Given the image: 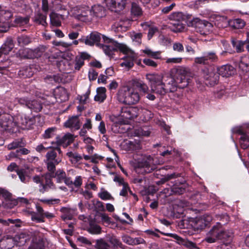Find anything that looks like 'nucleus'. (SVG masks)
<instances>
[{"mask_svg":"<svg viewBox=\"0 0 249 249\" xmlns=\"http://www.w3.org/2000/svg\"><path fill=\"white\" fill-rule=\"evenodd\" d=\"M212 220V217L209 214L203 216L193 220V227L196 229H202L206 227Z\"/></svg>","mask_w":249,"mask_h":249,"instance_id":"11","label":"nucleus"},{"mask_svg":"<svg viewBox=\"0 0 249 249\" xmlns=\"http://www.w3.org/2000/svg\"><path fill=\"white\" fill-rule=\"evenodd\" d=\"M98 196L104 200H114L111 194L106 190H102L98 193Z\"/></svg>","mask_w":249,"mask_h":249,"instance_id":"57","label":"nucleus"},{"mask_svg":"<svg viewBox=\"0 0 249 249\" xmlns=\"http://www.w3.org/2000/svg\"><path fill=\"white\" fill-rule=\"evenodd\" d=\"M142 52L148 57H151L154 59H160L161 58L160 51H153L148 47H145L142 50Z\"/></svg>","mask_w":249,"mask_h":249,"instance_id":"34","label":"nucleus"},{"mask_svg":"<svg viewBox=\"0 0 249 249\" xmlns=\"http://www.w3.org/2000/svg\"><path fill=\"white\" fill-rule=\"evenodd\" d=\"M231 43L233 48L236 49L237 52L241 53L243 52L244 46L246 45L245 41L233 40Z\"/></svg>","mask_w":249,"mask_h":249,"instance_id":"46","label":"nucleus"},{"mask_svg":"<svg viewBox=\"0 0 249 249\" xmlns=\"http://www.w3.org/2000/svg\"><path fill=\"white\" fill-rule=\"evenodd\" d=\"M14 47L13 41L11 39L7 40L0 48L1 53L4 54H7L11 51Z\"/></svg>","mask_w":249,"mask_h":249,"instance_id":"36","label":"nucleus"},{"mask_svg":"<svg viewBox=\"0 0 249 249\" xmlns=\"http://www.w3.org/2000/svg\"><path fill=\"white\" fill-rule=\"evenodd\" d=\"M31 217L32 221H36L37 223H43L45 222V220L43 218V216L35 212H31Z\"/></svg>","mask_w":249,"mask_h":249,"instance_id":"61","label":"nucleus"},{"mask_svg":"<svg viewBox=\"0 0 249 249\" xmlns=\"http://www.w3.org/2000/svg\"><path fill=\"white\" fill-rule=\"evenodd\" d=\"M167 235L176 239L178 244L183 245L189 249L197 248V246L195 243L189 240H185L176 234L168 233Z\"/></svg>","mask_w":249,"mask_h":249,"instance_id":"22","label":"nucleus"},{"mask_svg":"<svg viewBox=\"0 0 249 249\" xmlns=\"http://www.w3.org/2000/svg\"><path fill=\"white\" fill-rule=\"evenodd\" d=\"M19 54L24 58L32 59L35 58L33 50L25 48L19 51Z\"/></svg>","mask_w":249,"mask_h":249,"instance_id":"45","label":"nucleus"},{"mask_svg":"<svg viewBox=\"0 0 249 249\" xmlns=\"http://www.w3.org/2000/svg\"><path fill=\"white\" fill-rule=\"evenodd\" d=\"M204 77L206 81V84L211 86H214L218 81L219 75L213 69L208 70L204 75Z\"/></svg>","mask_w":249,"mask_h":249,"instance_id":"16","label":"nucleus"},{"mask_svg":"<svg viewBox=\"0 0 249 249\" xmlns=\"http://www.w3.org/2000/svg\"><path fill=\"white\" fill-rule=\"evenodd\" d=\"M16 245L22 246L30 239V236L25 232H21L14 237Z\"/></svg>","mask_w":249,"mask_h":249,"instance_id":"31","label":"nucleus"},{"mask_svg":"<svg viewBox=\"0 0 249 249\" xmlns=\"http://www.w3.org/2000/svg\"><path fill=\"white\" fill-rule=\"evenodd\" d=\"M169 20L172 21L170 23L169 28L175 32H183L185 28V24L183 23L185 16L182 12H173L168 16Z\"/></svg>","mask_w":249,"mask_h":249,"instance_id":"4","label":"nucleus"},{"mask_svg":"<svg viewBox=\"0 0 249 249\" xmlns=\"http://www.w3.org/2000/svg\"><path fill=\"white\" fill-rule=\"evenodd\" d=\"M245 24V22L240 18L231 20V26L235 29H242Z\"/></svg>","mask_w":249,"mask_h":249,"instance_id":"48","label":"nucleus"},{"mask_svg":"<svg viewBox=\"0 0 249 249\" xmlns=\"http://www.w3.org/2000/svg\"><path fill=\"white\" fill-rule=\"evenodd\" d=\"M18 41L20 45H26L31 42V39L28 36H21L18 38Z\"/></svg>","mask_w":249,"mask_h":249,"instance_id":"60","label":"nucleus"},{"mask_svg":"<svg viewBox=\"0 0 249 249\" xmlns=\"http://www.w3.org/2000/svg\"><path fill=\"white\" fill-rule=\"evenodd\" d=\"M52 3L53 6L51 8H52L53 10L57 11L61 10L66 11L65 6L62 4L60 0H53Z\"/></svg>","mask_w":249,"mask_h":249,"instance_id":"52","label":"nucleus"},{"mask_svg":"<svg viewBox=\"0 0 249 249\" xmlns=\"http://www.w3.org/2000/svg\"><path fill=\"white\" fill-rule=\"evenodd\" d=\"M72 14L77 19L83 22H90L92 20L90 8L86 5L78 6L71 9Z\"/></svg>","mask_w":249,"mask_h":249,"instance_id":"6","label":"nucleus"},{"mask_svg":"<svg viewBox=\"0 0 249 249\" xmlns=\"http://www.w3.org/2000/svg\"><path fill=\"white\" fill-rule=\"evenodd\" d=\"M188 25L195 28L197 32L202 35L208 34L212 28L211 23L200 20L198 18H194L189 20Z\"/></svg>","mask_w":249,"mask_h":249,"instance_id":"7","label":"nucleus"},{"mask_svg":"<svg viewBox=\"0 0 249 249\" xmlns=\"http://www.w3.org/2000/svg\"><path fill=\"white\" fill-rule=\"evenodd\" d=\"M172 71H176L177 75L175 79L170 77L168 78V80H170L171 86H175V90L177 87L182 89L187 87L189 82L188 79L186 76V71L183 68L179 67L173 69Z\"/></svg>","mask_w":249,"mask_h":249,"instance_id":"5","label":"nucleus"},{"mask_svg":"<svg viewBox=\"0 0 249 249\" xmlns=\"http://www.w3.org/2000/svg\"><path fill=\"white\" fill-rule=\"evenodd\" d=\"M139 166L145 173H149L156 168V165L154 163V159L150 156L146 160H143L139 163Z\"/></svg>","mask_w":249,"mask_h":249,"instance_id":"15","label":"nucleus"},{"mask_svg":"<svg viewBox=\"0 0 249 249\" xmlns=\"http://www.w3.org/2000/svg\"><path fill=\"white\" fill-rule=\"evenodd\" d=\"M102 38L105 43L109 44L107 45H102V49L105 53L110 58H112L114 55V53L118 49L119 50V47L116 44H124V43H120L114 39L109 38L104 35L102 36Z\"/></svg>","mask_w":249,"mask_h":249,"instance_id":"8","label":"nucleus"},{"mask_svg":"<svg viewBox=\"0 0 249 249\" xmlns=\"http://www.w3.org/2000/svg\"><path fill=\"white\" fill-rule=\"evenodd\" d=\"M64 126L66 127L78 130L81 126V123L79 119V116H73L70 117L64 123Z\"/></svg>","mask_w":249,"mask_h":249,"instance_id":"23","label":"nucleus"},{"mask_svg":"<svg viewBox=\"0 0 249 249\" xmlns=\"http://www.w3.org/2000/svg\"><path fill=\"white\" fill-rule=\"evenodd\" d=\"M151 90L157 94L163 95L167 92L174 91L175 90V86H171L170 80H169L167 84H165L162 82L161 83L156 85Z\"/></svg>","mask_w":249,"mask_h":249,"instance_id":"14","label":"nucleus"},{"mask_svg":"<svg viewBox=\"0 0 249 249\" xmlns=\"http://www.w3.org/2000/svg\"><path fill=\"white\" fill-rule=\"evenodd\" d=\"M239 68L243 71H248L249 70V58L245 57L241 59L239 64Z\"/></svg>","mask_w":249,"mask_h":249,"instance_id":"54","label":"nucleus"},{"mask_svg":"<svg viewBox=\"0 0 249 249\" xmlns=\"http://www.w3.org/2000/svg\"><path fill=\"white\" fill-rule=\"evenodd\" d=\"M135 134L138 136H148L150 135V131L146 127H143L136 130Z\"/></svg>","mask_w":249,"mask_h":249,"instance_id":"63","label":"nucleus"},{"mask_svg":"<svg viewBox=\"0 0 249 249\" xmlns=\"http://www.w3.org/2000/svg\"><path fill=\"white\" fill-rule=\"evenodd\" d=\"M29 18L28 17H18L14 20L15 25L17 26H22L28 23Z\"/></svg>","mask_w":249,"mask_h":249,"instance_id":"50","label":"nucleus"},{"mask_svg":"<svg viewBox=\"0 0 249 249\" xmlns=\"http://www.w3.org/2000/svg\"><path fill=\"white\" fill-rule=\"evenodd\" d=\"M231 234V232L224 229L220 223H217L207 233L204 240L208 243H213L218 239H226L230 237Z\"/></svg>","mask_w":249,"mask_h":249,"instance_id":"2","label":"nucleus"},{"mask_svg":"<svg viewBox=\"0 0 249 249\" xmlns=\"http://www.w3.org/2000/svg\"><path fill=\"white\" fill-rule=\"evenodd\" d=\"M146 78L149 83L151 89H152L156 85L161 83L162 82V76L156 73H149L146 75Z\"/></svg>","mask_w":249,"mask_h":249,"instance_id":"21","label":"nucleus"},{"mask_svg":"<svg viewBox=\"0 0 249 249\" xmlns=\"http://www.w3.org/2000/svg\"><path fill=\"white\" fill-rule=\"evenodd\" d=\"M21 127L23 129H31L33 128L35 124V118L24 116L21 117Z\"/></svg>","mask_w":249,"mask_h":249,"instance_id":"26","label":"nucleus"},{"mask_svg":"<svg viewBox=\"0 0 249 249\" xmlns=\"http://www.w3.org/2000/svg\"><path fill=\"white\" fill-rule=\"evenodd\" d=\"M117 99L125 105L135 104L140 101V95L133 86L124 85L120 88L117 93Z\"/></svg>","mask_w":249,"mask_h":249,"instance_id":"1","label":"nucleus"},{"mask_svg":"<svg viewBox=\"0 0 249 249\" xmlns=\"http://www.w3.org/2000/svg\"><path fill=\"white\" fill-rule=\"evenodd\" d=\"M66 155L69 158L71 163L74 166H77L80 164V161L83 158L81 155L76 152L69 151Z\"/></svg>","mask_w":249,"mask_h":249,"instance_id":"29","label":"nucleus"},{"mask_svg":"<svg viewBox=\"0 0 249 249\" xmlns=\"http://www.w3.org/2000/svg\"><path fill=\"white\" fill-rule=\"evenodd\" d=\"M16 245L14 237L11 235L4 236L0 240L1 249H12Z\"/></svg>","mask_w":249,"mask_h":249,"instance_id":"19","label":"nucleus"},{"mask_svg":"<svg viewBox=\"0 0 249 249\" xmlns=\"http://www.w3.org/2000/svg\"><path fill=\"white\" fill-rule=\"evenodd\" d=\"M47 15H43L40 13H37L34 18V21L39 24L45 26L47 23L46 22Z\"/></svg>","mask_w":249,"mask_h":249,"instance_id":"41","label":"nucleus"},{"mask_svg":"<svg viewBox=\"0 0 249 249\" xmlns=\"http://www.w3.org/2000/svg\"><path fill=\"white\" fill-rule=\"evenodd\" d=\"M217 60V56L213 52L206 53L204 55L195 58V62L197 64L206 65L209 62H214Z\"/></svg>","mask_w":249,"mask_h":249,"instance_id":"13","label":"nucleus"},{"mask_svg":"<svg viewBox=\"0 0 249 249\" xmlns=\"http://www.w3.org/2000/svg\"><path fill=\"white\" fill-rule=\"evenodd\" d=\"M131 13L136 16H139L142 14V10L140 6L136 3L133 2L131 7Z\"/></svg>","mask_w":249,"mask_h":249,"instance_id":"56","label":"nucleus"},{"mask_svg":"<svg viewBox=\"0 0 249 249\" xmlns=\"http://www.w3.org/2000/svg\"><path fill=\"white\" fill-rule=\"evenodd\" d=\"M178 176V174L176 173H173L170 175H165L163 178H162L160 181L157 182L158 184H163L166 181L177 178Z\"/></svg>","mask_w":249,"mask_h":249,"instance_id":"62","label":"nucleus"},{"mask_svg":"<svg viewBox=\"0 0 249 249\" xmlns=\"http://www.w3.org/2000/svg\"><path fill=\"white\" fill-rule=\"evenodd\" d=\"M86 58L85 54L82 53L80 56L76 57L74 61L69 63L71 69L72 70L74 66V70L78 71L84 64V60Z\"/></svg>","mask_w":249,"mask_h":249,"instance_id":"30","label":"nucleus"},{"mask_svg":"<svg viewBox=\"0 0 249 249\" xmlns=\"http://www.w3.org/2000/svg\"><path fill=\"white\" fill-rule=\"evenodd\" d=\"M19 75L27 77H30L33 75V71L31 70L30 67H26L19 71Z\"/></svg>","mask_w":249,"mask_h":249,"instance_id":"58","label":"nucleus"},{"mask_svg":"<svg viewBox=\"0 0 249 249\" xmlns=\"http://www.w3.org/2000/svg\"><path fill=\"white\" fill-rule=\"evenodd\" d=\"M98 249H110V246L103 240H100L97 242Z\"/></svg>","mask_w":249,"mask_h":249,"instance_id":"64","label":"nucleus"},{"mask_svg":"<svg viewBox=\"0 0 249 249\" xmlns=\"http://www.w3.org/2000/svg\"><path fill=\"white\" fill-rule=\"evenodd\" d=\"M46 158L45 162L47 165L48 170L50 173H54L55 166L61 161V159L57 157V154L54 150L48 152L46 155Z\"/></svg>","mask_w":249,"mask_h":249,"instance_id":"9","label":"nucleus"},{"mask_svg":"<svg viewBox=\"0 0 249 249\" xmlns=\"http://www.w3.org/2000/svg\"><path fill=\"white\" fill-rule=\"evenodd\" d=\"M120 52L125 54L123 59L124 61L120 64L121 67L130 69L134 66V62L138 57V55L125 44H118Z\"/></svg>","mask_w":249,"mask_h":249,"instance_id":"3","label":"nucleus"},{"mask_svg":"<svg viewBox=\"0 0 249 249\" xmlns=\"http://www.w3.org/2000/svg\"><path fill=\"white\" fill-rule=\"evenodd\" d=\"M0 223L2 224L4 226H10V224L13 225L11 226V228L13 229L14 226L17 228H19L21 226L22 224V222L19 219H3L0 218Z\"/></svg>","mask_w":249,"mask_h":249,"instance_id":"32","label":"nucleus"},{"mask_svg":"<svg viewBox=\"0 0 249 249\" xmlns=\"http://www.w3.org/2000/svg\"><path fill=\"white\" fill-rule=\"evenodd\" d=\"M28 107L36 112L39 111L42 109L41 105L36 100H30L29 104H28Z\"/></svg>","mask_w":249,"mask_h":249,"instance_id":"53","label":"nucleus"},{"mask_svg":"<svg viewBox=\"0 0 249 249\" xmlns=\"http://www.w3.org/2000/svg\"><path fill=\"white\" fill-rule=\"evenodd\" d=\"M217 72L218 75H220L222 77H229L235 72L234 68L230 65H225L217 69Z\"/></svg>","mask_w":249,"mask_h":249,"instance_id":"20","label":"nucleus"},{"mask_svg":"<svg viewBox=\"0 0 249 249\" xmlns=\"http://www.w3.org/2000/svg\"><path fill=\"white\" fill-rule=\"evenodd\" d=\"M24 145L22 139H16L12 142L8 144L6 147L9 150L15 149L16 148L21 147Z\"/></svg>","mask_w":249,"mask_h":249,"instance_id":"40","label":"nucleus"},{"mask_svg":"<svg viewBox=\"0 0 249 249\" xmlns=\"http://www.w3.org/2000/svg\"><path fill=\"white\" fill-rule=\"evenodd\" d=\"M17 126V124L13 122L12 118L9 115L4 114L0 118V128L1 131H14L13 128Z\"/></svg>","mask_w":249,"mask_h":249,"instance_id":"10","label":"nucleus"},{"mask_svg":"<svg viewBox=\"0 0 249 249\" xmlns=\"http://www.w3.org/2000/svg\"><path fill=\"white\" fill-rule=\"evenodd\" d=\"M101 227L96 224L92 222L89 223V226L88 229V231L91 234H99L101 232Z\"/></svg>","mask_w":249,"mask_h":249,"instance_id":"51","label":"nucleus"},{"mask_svg":"<svg viewBox=\"0 0 249 249\" xmlns=\"http://www.w3.org/2000/svg\"><path fill=\"white\" fill-rule=\"evenodd\" d=\"M45 247L44 240L41 237L33 239L29 249H44Z\"/></svg>","mask_w":249,"mask_h":249,"instance_id":"33","label":"nucleus"},{"mask_svg":"<svg viewBox=\"0 0 249 249\" xmlns=\"http://www.w3.org/2000/svg\"><path fill=\"white\" fill-rule=\"evenodd\" d=\"M106 89L104 87L98 88L97 89V94L94 97L96 101L103 102L106 98Z\"/></svg>","mask_w":249,"mask_h":249,"instance_id":"37","label":"nucleus"},{"mask_svg":"<svg viewBox=\"0 0 249 249\" xmlns=\"http://www.w3.org/2000/svg\"><path fill=\"white\" fill-rule=\"evenodd\" d=\"M133 86L136 89L139 88L144 93H147L149 90L148 87L144 82L141 81H134Z\"/></svg>","mask_w":249,"mask_h":249,"instance_id":"42","label":"nucleus"},{"mask_svg":"<svg viewBox=\"0 0 249 249\" xmlns=\"http://www.w3.org/2000/svg\"><path fill=\"white\" fill-rule=\"evenodd\" d=\"M50 175L52 177H55L56 178V182L57 183H61L66 178V173L62 170L58 169L55 172V175L53 173H51Z\"/></svg>","mask_w":249,"mask_h":249,"instance_id":"39","label":"nucleus"},{"mask_svg":"<svg viewBox=\"0 0 249 249\" xmlns=\"http://www.w3.org/2000/svg\"><path fill=\"white\" fill-rule=\"evenodd\" d=\"M122 239L124 243L132 246L143 244L145 242L144 239L142 238L137 237L133 238L127 235H123Z\"/></svg>","mask_w":249,"mask_h":249,"instance_id":"28","label":"nucleus"},{"mask_svg":"<svg viewBox=\"0 0 249 249\" xmlns=\"http://www.w3.org/2000/svg\"><path fill=\"white\" fill-rule=\"evenodd\" d=\"M130 21L126 19L121 20L119 22L114 23L111 27V29L115 32H124L129 27Z\"/></svg>","mask_w":249,"mask_h":249,"instance_id":"25","label":"nucleus"},{"mask_svg":"<svg viewBox=\"0 0 249 249\" xmlns=\"http://www.w3.org/2000/svg\"><path fill=\"white\" fill-rule=\"evenodd\" d=\"M50 21L51 24L54 26L61 25V18H62V15L58 14L52 12L50 15Z\"/></svg>","mask_w":249,"mask_h":249,"instance_id":"35","label":"nucleus"},{"mask_svg":"<svg viewBox=\"0 0 249 249\" xmlns=\"http://www.w3.org/2000/svg\"><path fill=\"white\" fill-rule=\"evenodd\" d=\"M217 25L219 28H226L229 25L231 26V20H229L225 17L218 18Z\"/></svg>","mask_w":249,"mask_h":249,"instance_id":"49","label":"nucleus"},{"mask_svg":"<svg viewBox=\"0 0 249 249\" xmlns=\"http://www.w3.org/2000/svg\"><path fill=\"white\" fill-rule=\"evenodd\" d=\"M17 173L21 182L24 183H26L28 182L29 179V176L28 174L27 171H26L25 169H19L17 170Z\"/></svg>","mask_w":249,"mask_h":249,"instance_id":"44","label":"nucleus"},{"mask_svg":"<svg viewBox=\"0 0 249 249\" xmlns=\"http://www.w3.org/2000/svg\"><path fill=\"white\" fill-rule=\"evenodd\" d=\"M101 38V35L97 32H92L86 38H82L80 40L84 42L86 45L89 46H93L94 44L98 43Z\"/></svg>","mask_w":249,"mask_h":249,"instance_id":"17","label":"nucleus"},{"mask_svg":"<svg viewBox=\"0 0 249 249\" xmlns=\"http://www.w3.org/2000/svg\"><path fill=\"white\" fill-rule=\"evenodd\" d=\"M92 20L95 18H101L105 15L104 8L100 5H94L90 8Z\"/></svg>","mask_w":249,"mask_h":249,"instance_id":"27","label":"nucleus"},{"mask_svg":"<svg viewBox=\"0 0 249 249\" xmlns=\"http://www.w3.org/2000/svg\"><path fill=\"white\" fill-rule=\"evenodd\" d=\"M0 22H8V20L13 16L12 12L9 10L0 11Z\"/></svg>","mask_w":249,"mask_h":249,"instance_id":"47","label":"nucleus"},{"mask_svg":"<svg viewBox=\"0 0 249 249\" xmlns=\"http://www.w3.org/2000/svg\"><path fill=\"white\" fill-rule=\"evenodd\" d=\"M236 132L241 135L240 138V143L243 149L249 148L248 156L249 157V133L243 132L241 128H238Z\"/></svg>","mask_w":249,"mask_h":249,"instance_id":"24","label":"nucleus"},{"mask_svg":"<svg viewBox=\"0 0 249 249\" xmlns=\"http://www.w3.org/2000/svg\"><path fill=\"white\" fill-rule=\"evenodd\" d=\"M107 6L112 11L119 12L124 9L126 0H105Z\"/></svg>","mask_w":249,"mask_h":249,"instance_id":"12","label":"nucleus"},{"mask_svg":"<svg viewBox=\"0 0 249 249\" xmlns=\"http://www.w3.org/2000/svg\"><path fill=\"white\" fill-rule=\"evenodd\" d=\"M3 191L6 195H4L3 193H0V197H3L4 199L2 202L3 206L5 208L8 209L13 208L14 206L17 205V201L12 199V195L11 193L3 189Z\"/></svg>","mask_w":249,"mask_h":249,"instance_id":"18","label":"nucleus"},{"mask_svg":"<svg viewBox=\"0 0 249 249\" xmlns=\"http://www.w3.org/2000/svg\"><path fill=\"white\" fill-rule=\"evenodd\" d=\"M46 50V47L44 46H39L36 49L33 50L35 58L40 57L45 52Z\"/></svg>","mask_w":249,"mask_h":249,"instance_id":"59","label":"nucleus"},{"mask_svg":"<svg viewBox=\"0 0 249 249\" xmlns=\"http://www.w3.org/2000/svg\"><path fill=\"white\" fill-rule=\"evenodd\" d=\"M48 174H46L45 175V178H46V182L45 184H42V187H43V192L44 191H48V189H55V187L54 186V184L53 183V182L50 180V179H48L47 178V176H48Z\"/></svg>","mask_w":249,"mask_h":249,"instance_id":"55","label":"nucleus"},{"mask_svg":"<svg viewBox=\"0 0 249 249\" xmlns=\"http://www.w3.org/2000/svg\"><path fill=\"white\" fill-rule=\"evenodd\" d=\"M108 242L111 245L112 248L117 249L119 248H123V244L120 240L115 236H111L109 238Z\"/></svg>","mask_w":249,"mask_h":249,"instance_id":"43","label":"nucleus"},{"mask_svg":"<svg viewBox=\"0 0 249 249\" xmlns=\"http://www.w3.org/2000/svg\"><path fill=\"white\" fill-rule=\"evenodd\" d=\"M137 110L136 107H129L122 112V116L126 119H131L136 117L137 114L135 113Z\"/></svg>","mask_w":249,"mask_h":249,"instance_id":"38","label":"nucleus"}]
</instances>
